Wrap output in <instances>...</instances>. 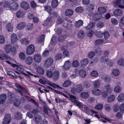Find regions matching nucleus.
<instances>
[{
    "instance_id": "obj_1",
    "label": "nucleus",
    "mask_w": 124,
    "mask_h": 124,
    "mask_svg": "<svg viewBox=\"0 0 124 124\" xmlns=\"http://www.w3.org/2000/svg\"><path fill=\"white\" fill-rule=\"evenodd\" d=\"M11 119V116L10 114H6L3 119L2 124H9L10 123Z\"/></svg>"
},
{
    "instance_id": "obj_2",
    "label": "nucleus",
    "mask_w": 124,
    "mask_h": 124,
    "mask_svg": "<svg viewBox=\"0 0 124 124\" xmlns=\"http://www.w3.org/2000/svg\"><path fill=\"white\" fill-rule=\"evenodd\" d=\"M53 60L51 58H48L45 61L44 66L46 68H47L51 66L53 63Z\"/></svg>"
},
{
    "instance_id": "obj_3",
    "label": "nucleus",
    "mask_w": 124,
    "mask_h": 124,
    "mask_svg": "<svg viewBox=\"0 0 124 124\" xmlns=\"http://www.w3.org/2000/svg\"><path fill=\"white\" fill-rule=\"evenodd\" d=\"M52 19L51 17H48L44 21L43 25L49 28L52 25Z\"/></svg>"
},
{
    "instance_id": "obj_4",
    "label": "nucleus",
    "mask_w": 124,
    "mask_h": 124,
    "mask_svg": "<svg viewBox=\"0 0 124 124\" xmlns=\"http://www.w3.org/2000/svg\"><path fill=\"white\" fill-rule=\"evenodd\" d=\"M71 63L70 61L68 60L65 62L64 65L62 66L63 70H69L71 66Z\"/></svg>"
},
{
    "instance_id": "obj_5",
    "label": "nucleus",
    "mask_w": 124,
    "mask_h": 124,
    "mask_svg": "<svg viewBox=\"0 0 124 124\" xmlns=\"http://www.w3.org/2000/svg\"><path fill=\"white\" fill-rule=\"evenodd\" d=\"M35 51L34 46L32 45H30L27 47L26 49V53L27 54L30 55L33 54Z\"/></svg>"
},
{
    "instance_id": "obj_6",
    "label": "nucleus",
    "mask_w": 124,
    "mask_h": 124,
    "mask_svg": "<svg viewBox=\"0 0 124 124\" xmlns=\"http://www.w3.org/2000/svg\"><path fill=\"white\" fill-rule=\"evenodd\" d=\"M10 5V9L12 11L17 10L19 7V4L16 2L12 3Z\"/></svg>"
},
{
    "instance_id": "obj_7",
    "label": "nucleus",
    "mask_w": 124,
    "mask_h": 124,
    "mask_svg": "<svg viewBox=\"0 0 124 124\" xmlns=\"http://www.w3.org/2000/svg\"><path fill=\"white\" fill-rule=\"evenodd\" d=\"M83 108L85 112L87 114L92 115L94 114L97 113L95 111L90 110V108L88 107H84Z\"/></svg>"
},
{
    "instance_id": "obj_8",
    "label": "nucleus",
    "mask_w": 124,
    "mask_h": 124,
    "mask_svg": "<svg viewBox=\"0 0 124 124\" xmlns=\"http://www.w3.org/2000/svg\"><path fill=\"white\" fill-rule=\"evenodd\" d=\"M6 94H1L0 95V104H3L6 101L7 99Z\"/></svg>"
},
{
    "instance_id": "obj_9",
    "label": "nucleus",
    "mask_w": 124,
    "mask_h": 124,
    "mask_svg": "<svg viewBox=\"0 0 124 124\" xmlns=\"http://www.w3.org/2000/svg\"><path fill=\"white\" fill-rule=\"evenodd\" d=\"M21 7L25 10H27L29 7L28 4L26 2L24 1H23L21 3Z\"/></svg>"
},
{
    "instance_id": "obj_10",
    "label": "nucleus",
    "mask_w": 124,
    "mask_h": 124,
    "mask_svg": "<svg viewBox=\"0 0 124 124\" xmlns=\"http://www.w3.org/2000/svg\"><path fill=\"white\" fill-rule=\"evenodd\" d=\"M116 5L119 4L118 6L121 8H124V6L121 5V4L124 5V0H116Z\"/></svg>"
},
{
    "instance_id": "obj_11",
    "label": "nucleus",
    "mask_w": 124,
    "mask_h": 124,
    "mask_svg": "<svg viewBox=\"0 0 124 124\" xmlns=\"http://www.w3.org/2000/svg\"><path fill=\"white\" fill-rule=\"evenodd\" d=\"M34 116V121L36 123H39L42 120V117L40 115L37 114Z\"/></svg>"
},
{
    "instance_id": "obj_12",
    "label": "nucleus",
    "mask_w": 124,
    "mask_h": 124,
    "mask_svg": "<svg viewBox=\"0 0 124 124\" xmlns=\"http://www.w3.org/2000/svg\"><path fill=\"white\" fill-rule=\"evenodd\" d=\"M26 26V23L24 22L20 23L17 26V28L19 30L23 29Z\"/></svg>"
},
{
    "instance_id": "obj_13",
    "label": "nucleus",
    "mask_w": 124,
    "mask_h": 124,
    "mask_svg": "<svg viewBox=\"0 0 124 124\" xmlns=\"http://www.w3.org/2000/svg\"><path fill=\"white\" fill-rule=\"evenodd\" d=\"M18 39L17 37L16 34L14 33L12 34L11 36V42L13 43L16 42Z\"/></svg>"
},
{
    "instance_id": "obj_14",
    "label": "nucleus",
    "mask_w": 124,
    "mask_h": 124,
    "mask_svg": "<svg viewBox=\"0 0 124 124\" xmlns=\"http://www.w3.org/2000/svg\"><path fill=\"white\" fill-rule=\"evenodd\" d=\"M33 59L36 62L39 63L41 62V57L40 54H37L34 56Z\"/></svg>"
},
{
    "instance_id": "obj_15",
    "label": "nucleus",
    "mask_w": 124,
    "mask_h": 124,
    "mask_svg": "<svg viewBox=\"0 0 124 124\" xmlns=\"http://www.w3.org/2000/svg\"><path fill=\"white\" fill-rule=\"evenodd\" d=\"M101 17L102 15L101 14L96 13L93 15V19L95 21H97L100 20Z\"/></svg>"
},
{
    "instance_id": "obj_16",
    "label": "nucleus",
    "mask_w": 124,
    "mask_h": 124,
    "mask_svg": "<svg viewBox=\"0 0 124 124\" xmlns=\"http://www.w3.org/2000/svg\"><path fill=\"white\" fill-rule=\"evenodd\" d=\"M6 59V60H10L11 58L8 55L4 53L0 54V60H4Z\"/></svg>"
},
{
    "instance_id": "obj_17",
    "label": "nucleus",
    "mask_w": 124,
    "mask_h": 124,
    "mask_svg": "<svg viewBox=\"0 0 124 124\" xmlns=\"http://www.w3.org/2000/svg\"><path fill=\"white\" fill-rule=\"evenodd\" d=\"M92 92L94 94L99 95L101 94L102 92L101 90L98 89H95L92 91Z\"/></svg>"
},
{
    "instance_id": "obj_18",
    "label": "nucleus",
    "mask_w": 124,
    "mask_h": 124,
    "mask_svg": "<svg viewBox=\"0 0 124 124\" xmlns=\"http://www.w3.org/2000/svg\"><path fill=\"white\" fill-rule=\"evenodd\" d=\"M89 62V60L87 58H85L81 62V64L82 67H85L86 66V65L88 64Z\"/></svg>"
},
{
    "instance_id": "obj_19",
    "label": "nucleus",
    "mask_w": 124,
    "mask_h": 124,
    "mask_svg": "<svg viewBox=\"0 0 124 124\" xmlns=\"http://www.w3.org/2000/svg\"><path fill=\"white\" fill-rule=\"evenodd\" d=\"M52 77L55 80L58 79L59 77V72L57 71H54L53 73Z\"/></svg>"
},
{
    "instance_id": "obj_20",
    "label": "nucleus",
    "mask_w": 124,
    "mask_h": 124,
    "mask_svg": "<svg viewBox=\"0 0 124 124\" xmlns=\"http://www.w3.org/2000/svg\"><path fill=\"white\" fill-rule=\"evenodd\" d=\"M95 22H91L88 24L87 26L85 27V28L87 30H91L95 25Z\"/></svg>"
},
{
    "instance_id": "obj_21",
    "label": "nucleus",
    "mask_w": 124,
    "mask_h": 124,
    "mask_svg": "<svg viewBox=\"0 0 124 124\" xmlns=\"http://www.w3.org/2000/svg\"><path fill=\"white\" fill-rule=\"evenodd\" d=\"M118 101L122 102L124 100V94L123 93H120L117 98Z\"/></svg>"
},
{
    "instance_id": "obj_22",
    "label": "nucleus",
    "mask_w": 124,
    "mask_h": 124,
    "mask_svg": "<svg viewBox=\"0 0 124 124\" xmlns=\"http://www.w3.org/2000/svg\"><path fill=\"white\" fill-rule=\"evenodd\" d=\"M15 118L18 120L21 119H22V115L21 113L19 112H16L15 114Z\"/></svg>"
},
{
    "instance_id": "obj_23",
    "label": "nucleus",
    "mask_w": 124,
    "mask_h": 124,
    "mask_svg": "<svg viewBox=\"0 0 124 124\" xmlns=\"http://www.w3.org/2000/svg\"><path fill=\"white\" fill-rule=\"evenodd\" d=\"M8 95V97L9 100L12 101L14 99L16 95L14 94L11 92H9Z\"/></svg>"
},
{
    "instance_id": "obj_24",
    "label": "nucleus",
    "mask_w": 124,
    "mask_h": 124,
    "mask_svg": "<svg viewBox=\"0 0 124 124\" xmlns=\"http://www.w3.org/2000/svg\"><path fill=\"white\" fill-rule=\"evenodd\" d=\"M28 91L24 87H22L20 89V94L23 96H24L25 95V94H26L27 93Z\"/></svg>"
},
{
    "instance_id": "obj_25",
    "label": "nucleus",
    "mask_w": 124,
    "mask_h": 124,
    "mask_svg": "<svg viewBox=\"0 0 124 124\" xmlns=\"http://www.w3.org/2000/svg\"><path fill=\"white\" fill-rule=\"evenodd\" d=\"M25 62L28 64H31L32 63V58L30 56L27 57L25 59Z\"/></svg>"
},
{
    "instance_id": "obj_26",
    "label": "nucleus",
    "mask_w": 124,
    "mask_h": 124,
    "mask_svg": "<svg viewBox=\"0 0 124 124\" xmlns=\"http://www.w3.org/2000/svg\"><path fill=\"white\" fill-rule=\"evenodd\" d=\"M57 43L56 36H53L51 40L50 44L53 46H54Z\"/></svg>"
},
{
    "instance_id": "obj_27",
    "label": "nucleus",
    "mask_w": 124,
    "mask_h": 124,
    "mask_svg": "<svg viewBox=\"0 0 124 124\" xmlns=\"http://www.w3.org/2000/svg\"><path fill=\"white\" fill-rule=\"evenodd\" d=\"M12 48L11 46L10 45H6L5 48V52L8 53H9L11 51Z\"/></svg>"
},
{
    "instance_id": "obj_28",
    "label": "nucleus",
    "mask_w": 124,
    "mask_h": 124,
    "mask_svg": "<svg viewBox=\"0 0 124 124\" xmlns=\"http://www.w3.org/2000/svg\"><path fill=\"white\" fill-rule=\"evenodd\" d=\"M73 11L72 10L67 9L65 11V14L67 16H70L73 15Z\"/></svg>"
},
{
    "instance_id": "obj_29",
    "label": "nucleus",
    "mask_w": 124,
    "mask_h": 124,
    "mask_svg": "<svg viewBox=\"0 0 124 124\" xmlns=\"http://www.w3.org/2000/svg\"><path fill=\"white\" fill-rule=\"evenodd\" d=\"M89 95L87 92H83L81 93L80 95L81 97L84 99H87Z\"/></svg>"
},
{
    "instance_id": "obj_30",
    "label": "nucleus",
    "mask_w": 124,
    "mask_h": 124,
    "mask_svg": "<svg viewBox=\"0 0 124 124\" xmlns=\"http://www.w3.org/2000/svg\"><path fill=\"white\" fill-rule=\"evenodd\" d=\"M6 29L9 32H11L13 31V26L11 23H8L6 25Z\"/></svg>"
},
{
    "instance_id": "obj_31",
    "label": "nucleus",
    "mask_w": 124,
    "mask_h": 124,
    "mask_svg": "<svg viewBox=\"0 0 124 124\" xmlns=\"http://www.w3.org/2000/svg\"><path fill=\"white\" fill-rule=\"evenodd\" d=\"M85 36V34L83 31H80L78 32V36L79 39H81L83 38Z\"/></svg>"
},
{
    "instance_id": "obj_32",
    "label": "nucleus",
    "mask_w": 124,
    "mask_h": 124,
    "mask_svg": "<svg viewBox=\"0 0 124 124\" xmlns=\"http://www.w3.org/2000/svg\"><path fill=\"white\" fill-rule=\"evenodd\" d=\"M114 14L115 15L120 16L122 14V11L120 9H116L114 12Z\"/></svg>"
},
{
    "instance_id": "obj_33",
    "label": "nucleus",
    "mask_w": 124,
    "mask_h": 124,
    "mask_svg": "<svg viewBox=\"0 0 124 124\" xmlns=\"http://www.w3.org/2000/svg\"><path fill=\"white\" fill-rule=\"evenodd\" d=\"M98 10L99 12L102 14L105 13L106 12V8L103 7L99 8Z\"/></svg>"
},
{
    "instance_id": "obj_34",
    "label": "nucleus",
    "mask_w": 124,
    "mask_h": 124,
    "mask_svg": "<svg viewBox=\"0 0 124 124\" xmlns=\"http://www.w3.org/2000/svg\"><path fill=\"white\" fill-rule=\"evenodd\" d=\"M80 76L84 78L85 77L86 72L85 70L83 69H80L79 72Z\"/></svg>"
},
{
    "instance_id": "obj_35",
    "label": "nucleus",
    "mask_w": 124,
    "mask_h": 124,
    "mask_svg": "<svg viewBox=\"0 0 124 124\" xmlns=\"http://www.w3.org/2000/svg\"><path fill=\"white\" fill-rule=\"evenodd\" d=\"M58 0H53L52 2V6L54 8L57 7L58 5Z\"/></svg>"
},
{
    "instance_id": "obj_36",
    "label": "nucleus",
    "mask_w": 124,
    "mask_h": 124,
    "mask_svg": "<svg viewBox=\"0 0 124 124\" xmlns=\"http://www.w3.org/2000/svg\"><path fill=\"white\" fill-rule=\"evenodd\" d=\"M115 96L113 95L109 96L107 99L108 102L109 103L115 100Z\"/></svg>"
},
{
    "instance_id": "obj_37",
    "label": "nucleus",
    "mask_w": 124,
    "mask_h": 124,
    "mask_svg": "<svg viewBox=\"0 0 124 124\" xmlns=\"http://www.w3.org/2000/svg\"><path fill=\"white\" fill-rule=\"evenodd\" d=\"M23 12L21 10L18 11L16 14V16L17 17H22L24 15Z\"/></svg>"
},
{
    "instance_id": "obj_38",
    "label": "nucleus",
    "mask_w": 124,
    "mask_h": 124,
    "mask_svg": "<svg viewBox=\"0 0 124 124\" xmlns=\"http://www.w3.org/2000/svg\"><path fill=\"white\" fill-rule=\"evenodd\" d=\"M100 84V80H97L94 81L93 83L94 86L95 88H98Z\"/></svg>"
},
{
    "instance_id": "obj_39",
    "label": "nucleus",
    "mask_w": 124,
    "mask_h": 124,
    "mask_svg": "<svg viewBox=\"0 0 124 124\" xmlns=\"http://www.w3.org/2000/svg\"><path fill=\"white\" fill-rule=\"evenodd\" d=\"M75 11L78 13H82L84 11V9L81 7H77L75 9Z\"/></svg>"
},
{
    "instance_id": "obj_40",
    "label": "nucleus",
    "mask_w": 124,
    "mask_h": 124,
    "mask_svg": "<svg viewBox=\"0 0 124 124\" xmlns=\"http://www.w3.org/2000/svg\"><path fill=\"white\" fill-rule=\"evenodd\" d=\"M83 22L82 21L80 20L76 22L75 23V26L77 27H79L82 25Z\"/></svg>"
},
{
    "instance_id": "obj_41",
    "label": "nucleus",
    "mask_w": 124,
    "mask_h": 124,
    "mask_svg": "<svg viewBox=\"0 0 124 124\" xmlns=\"http://www.w3.org/2000/svg\"><path fill=\"white\" fill-rule=\"evenodd\" d=\"M76 88L78 93H79L80 92L82 91L83 89L82 88V86L81 85H77Z\"/></svg>"
},
{
    "instance_id": "obj_42",
    "label": "nucleus",
    "mask_w": 124,
    "mask_h": 124,
    "mask_svg": "<svg viewBox=\"0 0 124 124\" xmlns=\"http://www.w3.org/2000/svg\"><path fill=\"white\" fill-rule=\"evenodd\" d=\"M105 88L106 89L108 93H110L112 92V89L110 87V85H107L105 86Z\"/></svg>"
},
{
    "instance_id": "obj_43",
    "label": "nucleus",
    "mask_w": 124,
    "mask_h": 124,
    "mask_svg": "<svg viewBox=\"0 0 124 124\" xmlns=\"http://www.w3.org/2000/svg\"><path fill=\"white\" fill-rule=\"evenodd\" d=\"M63 26L65 27H67L68 29H69L72 26V23H69L66 22L63 23Z\"/></svg>"
},
{
    "instance_id": "obj_44",
    "label": "nucleus",
    "mask_w": 124,
    "mask_h": 124,
    "mask_svg": "<svg viewBox=\"0 0 124 124\" xmlns=\"http://www.w3.org/2000/svg\"><path fill=\"white\" fill-rule=\"evenodd\" d=\"M19 55V58L22 60H24L26 57L25 54L23 52L20 53Z\"/></svg>"
},
{
    "instance_id": "obj_45",
    "label": "nucleus",
    "mask_w": 124,
    "mask_h": 124,
    "mask_svg": "<svg viewBox=\"0 0 124 124\" xmlns=\"http://www.w3.org/2000/svg\"><path fill=\"white\" fill-rule=\"evenodd\" d=\"M37 71L38 73L41 75L43 74L44 73V71L43 68L40 67H38L37 69Z\"/></svg>"
},
{
    "instance_id": "obj_46",
    "label": "nucleus",
    "mask_w": 124,
    "mask_h": 124,
    "mask_svg": "<svg viewBox=\"0 0 124 124\" xmlns=\"http://www.w3.org/2000/svg\"><path fill=\"white\" fill-rule=\"evenodd\" d=\"M50 15L51 17L53 18H56L58 15L54 11H52L51 13L49 14Z\"/></svg>"
},
{
    "instance_id": "obj_47",
    "label": "nucleus",
    "mask_w": 124,
    "mask_h": 124,
    "mask_svg": "<svg viewBox=\"0 0 124 124\" xmlns=\"http://www.w3.org/2000/svg\"><path fill=\"white\" fill-rule=\"evenodd\" d=\"M103 35L104 36V38L107 40L109 39L110 36V35L109 32L107 31L103 32Z\"/></svg>"
},
{
    "instance_id": "obj_48",
    "label": "nucleus",
    "mask_w": 124,
    "mask_h": 124,
    "mask_svg": "<svg viewBox=\"0 0 124 124\" xmlns=\"http://www.w3.org/2000/svg\"><path fill=\"white\" fill-rule=\"evenodd\" d=\"M71 84V82L70 81L67 80L63 84L62 86L63 87H66L70 85Z\"/></svg>"
},
{
    "instance_id": "obj_49",
    "label": "nucleus",
    "mask_w": 124,
    "mask_h": 124,
    "mask_svg": "<svg viewBox=\"0 0 124 124\" xmlns=\"http://www.w3.org/2000/svg\"><path fill=\"white\" fill-rule=\"evenodd\" d=\"M27 73V74L28 75L27 76L30 77V76H33L35 78L38 77L39 76L36 75H35V73L32 72H31L29 71H25Z\"/></svg>"
},
{
    "instance_id": "obj_50",
    "label": "nucleus",
    "mask_w": 124,
    "mask_h": 124,
    "mask_svg": "<svg viewBox=\"0 0 124 124\" xmlns=\"http://www.w3.org/2000/svg\"><path fill=\"white\" fill-rule=\"evenodd\" d=\"M104 25V23L103 22L99 21L96 24L97 27L99 28H101L103 27Z\"/></svg>"
},
{
    "instance_id": "obj_51",
    "label": "nucleus",
    "mask_w": 124,
    "mask_h": 124,
    "mask_svg": "<svg viewBox=\"0 0 124 124\" xmlns=\"http://www.w3.org/2000/svg\"><path fill=\"white\" fill-rule=\"evenodd\" d=\"M46 74V76L49 78H51L53 75V73L52 71L50 70H47Z\"/></svg>"
},
{
    "instance_id": "obj_52",
    "label": "nucleus",
    "mask_w": 124,
    "mask_h": 124,
    "mask_svg": "<svg viewBox=\"0 0 124 124\" xmlns=\"http://www.w3.org/2000/svg\"><path fill=\"white\" fill-rule=\"evenodd\" d=\"M104 42L103 40L102 39H99L96 40L95 41V44L97 45L100 44H102Z\"/></svg>"
},
{
    "instance_id": "obj_53",
    "label": "nucleus",
    "mask_w": 124,
    "mask_h": 124,
    "mask_svg": "<svg viewBox=\"0 0 124 124\" xmlns=\"http://www.w3.org/2000/svg\"><path fill=\"white\" fill-rule=\"evenodd\" d=\"M91 76L93 77H96L98 75V72L96 71L93 70L91 72Z\"/></svg>"
},
{
    "instance_id": "obj_54",
    "label": "nucleus",
    "mask_w": 124,
    "mask_h": 124,
    "mask_svg": "<svg viewBox=\"0 0 124 124\" xmlns=\"http://www.w3.org/2000/svg\"><path fill=\"white\" fill-rule=\"evenodd\" d=\"M10 4L9 2L7 1H5L3 4V7L5 8H8L10 9Z\"/></svg>"
},
{
    "instance_id": "obj_55",
    "label": "nucleus",
    "mask_w": 124,
    "mask_h": 124,
    "mask_svg": "<svg viewBox=\"0 0 124 124\" xmlns=\"http://www.w3.org/2000/svg\"><path fill=\"white\" fill-rule=\"evenodd\" d=\"M62 55L61 54L58 53L56 55L55 59L56 60L61 59L62 58Z\"/></svg>"
},
{
    "instance_id": "obj_56",
    "label": "nucleus",
    "mask_w": 124,
    "mask_h": 124,
    "mask_svg": "<svg viewBox=\"0 0 124 124\" xmlns=\"http://www.w3.org/2000/svg\"><path fill=\"white\" fill-rule=\"evenodd\" d=\"M113 75L116 76H118L119 74V72L117 69H114L112 71Z\"/></svg>"
},
{
    "instance_id": "obj_57",
    "label": "nucleus",
    "mask_w": 124,
    "mask_h": 124,
    "mask_svg": "<svg viewBox=\"0 0 124 124\" xmlns=\"http://www.w3.org/2000/svg\"><path fill=\"white\" fill-rule=\"evenodd\" d=\"M72 66L74 67H78L79 65V63L77 60H74L72 63Z\"/></svg>"
},
{
    "instance_id": "obj_58",
    "label": "nucleus",
    "mask_w": 124,
    "mask_h": 124,
    "mask_svg": "<svg viewBox=\"0 0 124 124\" xmlns=\"http://www.w3.org/2000/svg\"><path fill=\"white\" fill-rule=\"evenodd\" d=\"M70 98L71 101L74 103H75L77 101L76 100V98L73 95H70Z\"/></svg>"
},
{
    "instance_id": "obj_59",
    "label": "nucleus",
    "mask_w": 124,
    "mask_h": 124,
    "mask_svg": "<svg viewBox=\"0 0 124 124\" xmlns=\"http://www.w3.org/2000/svg\"><path fill=\"white\" fill-rule=\"evenodd\" d=\"M121 90L120 87L118 86H116L114 88V91L116 93H119L120 92Z\"/></svg>"
},
{
    "instance_id": "obj_60",
    "label": "nucleus",
    "mask_w": 124,
    "mask_h": 124,
    "mask_svg": "<svg viewBox=\"0 0 124 124\" xmlns=\"http://www.w3.org/2000/svg\"><path fill=\"white\" fill-rule=\"evenodd\" d=\"M103 32L102 33L101 31L97 32L96 33L97 36L99 38H101L103 37Z\"/></svg>"
},
{
    "instance_id": "obj_61",
    "label": "nucleus",
    "mask_w": 124,
    "mask_h": 124,
    "mask_svg": "<svg viewBox=\"0 0 124 124\" xmlns=\"http://www.w3.org/2000/svg\"><path fill=\"white\" fill-rule=\"evenodd\" d=\"M45 35L44 34H42L40 37L38 39V41L39 43H40L43 41L44 40Z\"/></svg>"
},
{
    "instance_id": "obj_62",
    "label": "nucleus",
    "mask_w": 124,
    "mask_h": 124,
    "mask_svg": "<svg viewBox=\"0 0 124 124\" xmlns=\"http://www.w3.org/2000/svg\"><path fill=\"white\" fill-rule=\"evenodd\" d=\"M11 51V53L13 55H15L16 54V49L15 46H13L12 47Z\"/></svg>"
},
{
    "instance_id": "obj_63",
    "label": "nucleus",
    "mask_w": 124,
    "mask_h": 124,
    "mask_svg": "<svg viewBox=\"0 0 124 124\" xmlns=\"http://www.w3.org/2000/svg\"><path fill=\"white\" fill-rule=\"evenodd\" d=\"M20 41L22 44L27 45L29 43V41L27 39H22Z\"/></svg>"
},
{
    "instance_id": "obj_64",
    "label": "nucleus",
    "mask_w": 124,
    "mask_h": 124,
    "mask_svg": "<svg viewBox=\"0 0 124 124\" xmlns=\"http://www.w3.org/2000/svg\"><path fill=\"white\" fill-rule=\"evenodd\" d=\"M111 21L112 24L114 25H116L118 23L117 20L114 18H112L111 19Z\"/></svg>"
}]
</instances>
